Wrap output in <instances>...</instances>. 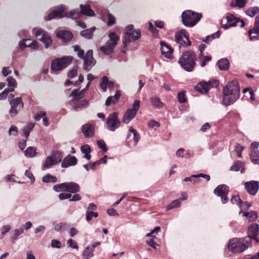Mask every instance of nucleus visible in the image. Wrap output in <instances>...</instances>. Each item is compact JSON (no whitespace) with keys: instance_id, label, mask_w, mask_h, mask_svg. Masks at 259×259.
<instances>
[{"instance_id":"39448f33","label":"nucleus","mask_w":259,"mask_h":259,"mask_svg":"<svg viewBox=\"0 0 259 259\" xmlns=\"http://www.w3.org/2000/svg\"><path fill=\"white\" fill-rule=\"evenodd\" d=\"M85 92V89H82L81 91H79V89H75L72 91L69 96L70 97H72V99L69 101V104L73 110L77 111L88 105L87 100H81L84 97Z\"/></svg>"},{"instance_id":"9d476101","label":"nucleus","mask_w":259,"mask_h":259,"mask_svg":"<svg viewBox=\"0 0 259 259\" xmlns=\"http://www.w3.org/2000/svg\"><path fill=\"white\" fill-rule=\"evenodd\" d=\"M118 114L114 112L110 114L107 118V128L112 132L115 131L120 125L121 121L118 117Z\"/></svg>"},{"instance_id":"338daca9","label":"nucleus","mask_w":259,"mask_h":259,"mask_svg":"<svg viewBox=\"0 0 259 259\" xmlns=\"http://www.w3.org/2000/svg\"><path fill=\"white\" fill-rule=\"evenodd\" d=\"M51 246L53 248H60L61 247V243L57 240L52 239L51 241Z\"/></svg>"},{"instance_id":"09e8293b","label":"nucleus","mask_w":259,"mask_h":259,"mask_svg":"<svg viewBox=\"0 0 259 259\" xmlns=\"http://www.w3.org/2000/svg\"><path fill=\"white\" fill-rule=\"evenodd\" d=\"M74 51L77 52L78 57L81 59H84V51L80 48V47L78 45L73 46Z\"/></svg>"},{"instance_id":"3c124183","label":"nucleus","mask_w":259,"mask_h":259,"mask_svg":"<svg viewBox=\"0 0 259 259\" xmlns=\"http://www.w3.org/2000/svg\"><path fill=\"white\" fill-rule=\"evenodd\" d=\"M98 216V213L97 212L93 211H89L87 210L86 212V220L88 221H90L93 217L97 218Z\"/></svg>"},{"instance_id":"c03bdc74","label":"nucleus","mask_w":259,"mask_h":259,"mask_svg":"<svg viewBox=\"0 0 259 259\" xmlns=\"http://www.w3.org/2000/svg\"><path fill=\"white\" fill-rule=\"evenodd\" d=\"M34 126V124L30 123L23 128L24 136L26 139H28V137L29 136L30 133L33 128Z\"/></svg>"},{"instance_id":"0e129e2a","label":"nucleus","mask_w":259,"mask_h":259,"mask_svg":"<svg viewBox=\"0 0 259 259\" xmlns=\"http://www.w3.org/2000/svg\"><path fill=\"white\" fill-rule=\"evenodd\" d=\"M71 196V194L69 193H62L59 195V198L60 200L70 199Z\"/></svg>"},{"instance_id":"6ab92c4d","label":"nucleus","mask_w":259,"mask_h":259,"mask_svg":"<svg viewBox=\"0 0 259 259\" xmlns=\"http://www.w3.org/2000/svg\"><path fill=\"white\" fill-rule=\"evenodd\" d=\"M8 88L5 89L1 93L2 96H6L9 92H13L17 87V82L16 80L11 76L7 78Z\"/></svg>"},{"instance_id":"423d86ee","label":"nucleus","mask_w":259,"mask_h":259,"mask_svg":"<svg viewBox=\"0 0 259 259\" xmlns=\"http://www.w3.org/2000/svg\"><path fill=\"white\" fill-rule=\"evenodd\" d=\"M202 17V14L191 10H185L181 14L182 22L186 27L196 25Z\"/></svg>"},{"instance_id":"393cba45","label":"nucleus","mask_w":259,"mask_h":259,"mask_svg":"<svg viewBox=\"0 0 259 259\" xmlns=\"http://www.w3.org/2000/svg\"><path fill=\"white\" fill-rule=\"evenodd\" d=\"M250 39L252 40L253 38H256L257 36H252V34H256L259 35V15L255 18L254 26L248 31Z\"/></svg>"},{"instance_id":"20e7f679","label":"nucleus","mask_w":259,"mask_h":259,"mask_svg":"<svg viewBox=\"0 0 259 259\" xmlns=\"http://www.w3.org/2000/svg\"><path fill=\"white\" fill-rule=\"evenodd\" d=\"M251 245L249 237L241 238H233L228 244V249L233 253L242 252Z\"/></svg>"},{"instance_id":"412c9836","label":"nucleus","mask_w":259,"mask_h":259,"mask_svg":"<svg viewBox=\"0 0 259 259\" xmlns=\"http://www.w3.org/2000/svg\"><path fill=\"white\" fill-rule=\"evenodd\" d=\"M259 233V225L257 224H253L251 225L248 228V236L247 237H249L251 238V240L252 239L255 240L257 242H258L259 240L257 238H256L257 236Z\"/></svg>"},{"instance_id":"6e6d98bb","label":"nucleus","mask_w":259,"mask_h":259,"mask_svg":"<svg viewBox=\"0 0 259 259\" xmlns=\"http://www.w3.org/2000/svg\"><path fill=\"white\" fill-rule=\"evenodd\" d=\"M53 190L56 192L65 191V183L56 184L53 186Z\"/></svg>"},{"instance_id":"4d7b16f0","label":"nucleus","mask_w":259,"mask_h":259,"mask_svg":"<svg viewBox=\"0 0 259 259\" xmlns=\"http://www.w3.org/2000/svg\"><path fill=\"white\" fill-rule=\"evenodd\" d=\"M244 149V147L239 144H237L235 147V151L236 153V155L238 157H241V152Z\"/></svg>"},{"instance_id":"c85d7f7f","label":"nucleus","mask_w":259,"mask_h":259,"mask_svg":"<svg viewBox=\"0 0 259 259\" xmlns=\"http://www.w3.org/2000/svg\"><path fill=\"white\" fill-rule=\"evenodd\" d=\"M120 97V92L119 91H116L114 96H110L107 99L105 105L107 106H109L111 103L115 104L117 102Z\"/></svg>"},{"instance_id":"864d4df0","label":"nucleus","mask_w":259,"mask_h":259,"mask_svg":"<svg viewBox=\"0 0 259 259\" xmlns=\"http://www.w3.org/2000/svg\"><path fill=\"white\" fill-rule=\"evenodd\" d=\"M97 145L104 152H107L108 149L105 142L102 140L97 141Z\"/></svg>"},{"instance_id":"f3484780","label":"nucleus","mask_w":259,"mask_h":259,"mask_svg":"<svg viewBox=\"0 0 259 259\" xmlns=\"http://www.w3.org/2000/svg\"><path fill=\"white\" fill-rule=\"evenodd\" d=\"M237 23H238V18L233 15L228 13L226 15L225 20H222L221 24L223 28L227 29L236 26Z\"/></svg>"},{"instance_id":"6e6552de","label":"nucleus","mask_w":259,"mask_h":259,"mask_svg":"<svg viewBox=\"0 0 259 259\" xmlns=\"http://www.w3.org/2000/svg\"><path fill=\"white\" fill-rule=\"evenodd\" d=\"M108 37L109 40L106 42L104 46L100 48V50L106 55H109L113 53L114 48L119 40V36L114 32L109 33Z\"/></svg>"},{"instance_id":"1a4fd4ad","label":"nucleus","mask_w":259,"mask_h":259,"mask_svg":"<svg viewBox=\"0 0 259 259\" xmlns=\"http://www.w3.org/2000/svg\"><path fill=\"white\" fill-rule=\"evenodd\" d=\"M62 159V155L59 151H52L49 155L44 163L43 166L45 168H50L53 165L60 162Z\"/></svg>"},{"instance_id":"72a5a7b5","label":"nucleus","mask_w":259,"mask_h":259,"mask_svg":"<svg viewBox=\"0 0 259 259\" xmlns=\"http://www.w3.org/2000/svg\"><path fill=\"white\" fill-rule=\"evenodd\" d=\"M94 250L91 248V246H87L82 252V257L84 259H90L93 257Z\"/></svg>"},{"instance_id":"a211bd4d","label":"nucleus","mask_w":259,"mask_h":259,"mask_svg":"<svg viewBox=\"0 0 259 259\" xmlns=\"http://www.w3.org/2000/svg\"><path fill=\"white\" fill-rule=\"evenodd\" d=\"M245 188L251 195H255L258 190L259 184L257 181H251L244 183Z\"/></svg>"},{"instance_id":"7c9ffc66","label":"nucleus","mask_w":259,"mask_h":259,"mask_svg":"<svg viewBox=\"0 0 259 259\" xmlns=\"http://www.w3.org/2000/svg\"><path fill=\"white\" fill-rule=\"evenodd\" d=\"M80 150L81 153L84 154V155L83 156V158L87 159L88 160L91 159L92 156L90 154L91 149L89 145L85 144L82 145L80 148Z\"/></svg>"},{"instance_id":"49530a36","label":"nucleus","mask_w":259,"mask_h":259,"mask_svg":"<svg viewBox=\"0 0 259 259\" xmlns=\"http://www.w3.org/2000/svg\"><path fill=\"white\" fill-rule=\"evenodd\" d=\"M181 203V199H177L171 202L167 207L166 210H170L174 208L180 206Z\"/></svg>"},{"instance_id":"a878e982","label":"nucleus","mask_w":259,"mask_h":259,"mask_svg":"<svg viewBox=\"0 0 259 259\" xmlns=\"http://www.w3.org/2000/svg\"><path fill=\"white\" fill-rule=\"evenodd\" d=\"M231 201L232 203L235 202L241 209H245L246 207L248 208L251 206V203L242 202L238 196H233L231 198Z\"/></svg>"},{"instance_id":"79ce46f5","label":"nucleus","mask_w":259,"mask_h":259,"mask_svg":"<svg viewBox=\"0 0 259 259\" xmlns=\"http://www.w3.org/2000/svg\"><path fill=\"white\" fill-rule=\"evenodd\" d=\"M42 181L44 183H55L57 181V179L56 177L53 176L50 174H47L42 178Z\"/></svg>"},{"instance_id":"f704fd0d","label":"nucleus","mask_w":259,"mask_h":259,"mask_svg":"<svg viewBox=\"0 0 259 259\" xmlns=\"http://www.w3.org/2000/svg\"><path fill=\"white\" fill-rule=\"evenodd\" d=\"M259 152L258 150H252L250 154L252 162L254 164H259Z\"/></svg>"},{"instance_id":"a18cd8bd","label":"nucleus","mask_w":259,"mask_h":259,"mask_svg":"<svg viewBox=\"0 0 259 259\" xmlns=\"http://www.w3.org/2000/svg\"><path fill=\"white\" fill-rule=\"evenodd\" d=\"M199 59L200 61V66L201 67H204L206 65V62L211 60V57L204 56V54H200Z\"/></svg>"},{"instance_id":"a19ab883","label":"nucleus","mask_w":259,"mask_h":259,"mask_svg":"<svg viewBox=\"0 0 259 259\" xmlns=\"http://www.w3.org/2000/svg\"><path fill=\"white\" fill-rule=\"evenodd\" d=\"M150 101L151 102V104L152 106H154L156 108H161L163 106V103L161 102L160 98L158 97H151L150 99Z\"/></svg>"},{"instance_id":"c9c22d12","label":"nucleus","mask_w":259,"mask_h":259,"mask_svg":"<svg viewBox=\"0 0 259 259\" xmlns=\"http://www.w3.org/2000/svg\"><path fill=\"white\" fill-rule=\"evenodd\" d=\"M247 3V0H232L230 6L232 7L243 8Z\"/></svg>"},{"instance_id":"b1692460","label":"nucleus","mask_w":259,"mask_h":259,"mask_svg":"<svg viewBox=\"0 0 259 259\" xmlns=\"http://www.w3.org/2000/svg\"><path fill=\"white\" fill-rule=\"evenodd\" d=\"M82 132L85 137H91L94 135V126L90 123H86L81 127Z\"/></svg>"},{"instance_id":"5fc2aeb1","label":"nucleus","mask_w":259,"mask_h":259,"mask_svg":"<svg viewBox=\"0 0 259 259\" xmlns=\"http://www.w3.org/2000/svg\"><path fill=\"white\" fill-rule=\"evenodd\" d=\"M18 135V128L15 125H12L9 130V135L17 136Z\"/></svg>"},{"instance_id":"de8ad7c7","label":"nucleus","mask_w":259,"mask_h":259,"mask_svg":"<svg viewBox=\"0 0 259 259\" xmlns=\"http://www.w3.org/2000/svg\"><path fill=\"white\" fill-rule=\"evenodd\" d=\"M107 25L108 26H112L115 23L116 19L115 17L110 13L107 14Z\"/></svg>"},{"instance_id":"9b49d317","label":"nucleus","mask_w":259,"mask_h":259,"mask_svg":"<svg viewBox=\"0 0 259 259\" xmlns=\"http://www.w3.org/2000/svg\"><path fill=\"white\" fill-rule=\"evenodd\" d=\"M140 101L135 100L132 105L131 109H128L123 115L122 122L128 123L136 116L138 110L139 109Z\"/></svg>"},{"instance_id":"f8f14e48","label":"nucleus","mask_w":259,"mask_h":259,"mask_svg":"<svg viewBox=\"0 0 259 259\" xmlns=\"http://www.w3.org/2000/svg\"><path fill=\"white\" fill-rule=\"evenodd\" d=\"M229 191V188L225 184L218 185L214 190L213 193L217 196L220 197L221 201L223 204L228 202L229 198L227 195Z\"/></svg>"},{"instance_id":"0eeeda50","label":"nucleus","mask_w":259,"mask_h":259,"mask_svg":"<svg viewBox=\"0 0 259 259\" xmlns=\"http://www.w3.org/2000/svg\"><path fill=\"white\" fill-rule=\"evenodd\" d=\"M72 61V57L65 56L57 58L51 62V72L52 73L60 71L66 68Z\"/></svg>"},{"instance_id":"7ed1b4c3","label":"nucleus","mask_w":259,"mask_h":259,"mask_svg":"<svg viewBox=\"0 0 259 259\" xmlns=\"http://www.w3.org/2000/svg\"><path fill=\"white\" fill-rule=\"evenodd\" d=\"M197 56L192 51H186L179 59V64L185 71L191 72L196 65Z\"/></svg>"},{"instance_id":"ddd939ff","label":"nucleus","mask_w":259,"mask_h":259,"mask_svg":"<svg viewBox=\"0 0 259 259\" xmlns=\"http://www.w3.org/2000/svg\"><path fill=\"white\" fill-rule=\"evenodd\" d=\"M219 84L217 80H210L207 82L202 81L195 86V89L201 93H206L210 88L217 87Z\"/></svg>"},{"instance_id":"f03ea898","label":"nucleus","mask_w":259,"mask_h":259,"mask_svg":"<svg viewBox=\"0 0 259 259\" xmlns=\"http://www.w3.org/2000/svg\"><path fill=\"white\" fill-rule=\"evenodd\" d=\"M240 95V88L236 81L229 82L223 89V104L228 106L234 103Z\"/></svg>"},{"instance_id":"5701e85b","label":"nucleus","mask_w":259,"mask_h":259,"mask_svg":"<svg viewBox=\"0 0 259 259\" xmlns=\"http://www.w3.org/2000/svg\"><path fill=\"white\" fill-rule=\"evenodd\" d=\"M56 36L65 42L70 41L73 37L72 33L67 30H60L58 31Z\"/></svg>"},{"instance_id":"e433bc0d","label":"nucleus","mask_w":259,"mask_h":259,"mask_svg":"<svg viewBox=\"0 0 259 259\" xmlns=\"http://www.w3.org/2000/svg\"><path fill=\"white\" fill-rule=\"evenodd\" d=\"M96 63V61L94 59H89L87 62H85V59H83V69L88 72L91 69Z\"/></svg>"},{"instance_id":"680f3d73","label":"nucleus","mask_w":259,"mask_h":259,"mask_svg":"<svg viewBox=\"0 0 259 259\" xmlns=\"http://www.w3.org/2000/svg\"><path fill=\"white\" fill-rule=\"evenodd\" d=\"M67 226L65 223H60L54 224V229L56 231H60L62 228H64Z\"/></svg>"},{"instance_id":"774afa93","label":"nucleus","mask_w":259,"mask_h":259,"mask_svg":"<svg viewBox=\"0 0 259 259\" xmlns=\"http://www.w3.org/2000/svg\"><path fill=\"white\" fill-rule=\"evenodd\" d=\"M21 109H19L14 107L13 106H11V108L9 111L11 116V117L15 116L18 113V112Z\"/></svg>"},{"instance_id":"603ef678","label":"nucleus","mask_w":259,"mask_h":259,"mask_svg":"<svg viewBox=\"0 0 259 259\" xmlns=\"http://www.w3.org/2000/svg\"><path fill=\"white\" fill-rule=\"evenodd\" d=\"M178 100L181 103H184L186 102L187 99L185 91L179 92L178 94Z\"/></svg>"},{"instance_id":"aec40b11","label":"nucleus","mask_w":259,"mask_h":259,"mask_svg":"<svg viewBox=\"0 0 259 259\" xmlns=\"http://www.w3.org/2000/svg\"><path fill=\"white\" fill-rule=\"evenodd\" d=\"M77 158L75 156L69 154L63 160L61 163V167L67 168L71 166H74L77 164Z\"/></svg>"},{"instance_id":"dca6fc26","label":"nucleus","mask_w":259,"mask_h":259,"mask_svg":"<svg viewBox=\"0 0 259 259\" xmlns=\"http://www.w3.org/2000/svg\"><path fill=\"white\" fill-rule=\"evenodd\" d=\"M141 36V31L139 29H135L132 32H125L122 40L124 47H126L132 40L136 41L139 39Z\"/></svg>"},{"instance_id":"bf43d9fd","label":"nucleus","mask_w":259,"mask_h":259,"mask_svg":"<svg viewBox=\"0 0 259 259\" xmlns=\"http://www.w3.org/2000/svg\"><path fill=\"white\" fill-rule=\"evenodd\" d=\"M108 82V78L107 76H103L102 78V81L100 83V87L105 92L107 90V82Z\"/></svg>"},{"instance_id":"e2e57ef3","label":"nucleus","mask_w":259,"mask_h":259,"mask_svg":"<svg viewBox=\"0 0 259 259\" xmlns=\"http://www.w3.org/2000/svg\"><path fill=\"white\" fill-rule=\"evenodd\" d=\"M25 175L31 180V183H34L35 181V178L29 169H27L25 171Z\"/></svg>"},{"instance_id":"bb28decb","label":"nucleus","mask_w":259,"mask_h":259,"mask_svg":"<svg viewBox=\"0 0 259 259\" xmlns=\"http://www.w3.org/2000/svg\"><path fill=\"white\" fill-rule=\"evenodd\" d=\"M161 52L167 58H170L172 53V49L167 44L164 42H161Z\"/></svg>"},{"instance_id":"4c0bfd02","label":"nucleus","mask_w":259,"mask_h":259,"mask_svg":"<svg viewBox=\"0 0 259 259\" xmlns=\"http://www.w3.org/2000/svg\"><path fill=\"white\" fill-rule=\"evenodd\" d=\"M11 106H13L19 109H21L23 108V103L22 101V98L21 97L16 98L15 101L11 102L10 103Z\"/></svg>"},{"instance_id":"8fccbe9b","label":"nucleus","mask_w":259,"mask_h":259,"mask_svg":"<svg viewBox=\"0 0 259 259\" xmlns=\"http://www.w3.org/2000/svg\"><path fill=\"white\" fill-rule=\"evenodd\" d=\"M107 161V156L105 155L102 158L95 161L93 162V163L90 164L91 167H93V166H95L98 165H100L101 163H106Z\"/></svg>"},{"instance_id":"69168bd1","label":"nucleus","mask_w":259,"mask_h":259,"mask_svg":"<svg viewBox=\"0 0 259 259\" xmlns=\"http://www.w3.org/2000/svg\"><path fill=\"white\" fill-rule=\"evenodd\" d=\"M249 221L251 222L255 221L257 218V214L254 211H251L249 212V215L248 217Z\"/></svg>"},{"instance_id":"2eb2a0df","label":"nucleus","mask_w":259,"mask_h":259,"mask_svg":"<svg viewBox=\"0 0 259 259\" xmlns=\"http://www.w3.org/2000/svg\"><path fill=\"white\" fill-rule=\"evenodd\" d=\"M140 139L138 132L132 127L130 128L126 139V144L130 147H135L137 145Z\"/></svg>"},{"instance_id":"37998d69","label":"nucleus","mask_w":259,"mask_h":259,"mask_svg":"<svg viewBox=\"0 0 259 259\" xmlns=\"http://www.w3.org/2000/svg\"><path fill=\"white\" fill-rule=\"evenodd\" d=\"M25 155L27 157H33L36 154V148L33 147H29L24 151Z\"/></svg>"},{"instance_id":"4be33fe9","label":"nucleus","mask_w":259,"mask_h":259,"mask_svg":"<svg viewBox=\"0 0 259 259\" xmlns=\"http://www.w3.org/2000/svg\"><path fill=\"white\" fill-rule=\"evenodd\" d=\"M79 190L80 187L77 183L73 182H65V191L75 193L78 192Z\"/></svg>"},{"instance_id":"4468645a","label":"nucleus","mask_w":259,"mask_h":259,"mask_svg":"<svg viewBox=\"0 0 259 259\" xmlns=\"http://www.w3.org/2000/svg\"><path fill=\"white\" fill-rule=\"evenodd\" d=\"M33 32L36 37L40 36L38 39L45 44L46 48H48L51 46L53 40L47 32L41 29H34Z\"/></svg>"},{"instance_id":"13d9d810","label":"nucleus","mask_w":259,"mask_h":259,"mask_svg":"<svg viewBox=\"0 0 259 259\" xmlns=\"http://www.w3.org/2000/svg\"><path fill=\"white\" fill-rule=\"evenodd\" d=\"M180 45L182 46L183 47H188L190 46L191 45V42L189 39V36L186 38H183V39L179 43Z\"/></svg>"},{"instance_id":"473e14b6","label":"nucleus","mask_w":259,"mask_h":259,"mask_svg":"<svg viewBox=\"0 0 259 259\" xmlns=\"http://www.w3.org/2000/svg\"><path fill=\"white\" fill-rule=\"evenodd\" d=\"M218 67L221 70H226L229 69V62L227 59H222L218 61Z\"/></svg>"},{"instance_id":"f257e3e1","label":"nucleus","mask_w":259,"mask_h":259,"mask_svg":"<svg viewBox=\"0 0 259 259\" xmlns=\"http://www.w3.org/2000/svg\"><path fill=\"white\" fill-rule=\"evenodd\" d=\"M80 12L76 11H71L69 13L64 15L65 8L63 6H60L56 9L52 11L47 16L45 17L46 21H49L54 18H60L63 17H69L73 19H76L79 18L81 15H84L92 17L94 16L95 12L91 8V7L88 5H80Z\"/></svg>"},{"instance_id":"052dcab7","label":"nucleus","mask_w":259,"mask_h":259,"mask_svg":"<svg viewBox=\"0 0 259 259\" xmlns=\"http://www.w3.org/2000/svg\"><path fill=\"white\" fill-rule=\"evenodd\" d=\"M242 167V163L241 162H235L230 168V170L235 171H238Z\"/></svg>"},{"instance_id":"2f4dec72","label":"nucleus","mask_w":259,"mask_h":259,"mask_svg":"<svg viewBox=\"0 0 259 259\" xmlns=\"http://www.w3.org/2000/svg\"><path fill=\"white\" fill-rule=\"evenodd\" d=\"M188 33L185 29H182L176 33L175 35V41L178 44L183 39V38L188 37Z\"/></svg>"},{"instance_id":"c756f323","label":"nucleus","mask_w":259,"mask_h":259,"mask_svg":"<svg viewBox=\"0 0 259 259\" xmlns=\"http://www.w3.org/2000/svg\"><path fill=\"white\" fill-rule=\"evenodd\" d=\"M96 29V28L94 26L90 29H84L80 32V35L87 39H92Z\"/></svg>"},{"instance_id":"58836bf2","label":"nucleus","mask_w":259,"mask_h":259,"mask_svg":"<svg viewBox=\"0 0 259 259\" xmlns=\"http://www.w3.org/2000/svg\"><path fill=\"white\" fill-rule=\"evenodd\" d=\"M258 12L259 7L256 6L251 7L245 11V14L250 17H254Z\"/></svg>"},{"instance_id":"cd10ccee","label":"nucleus","mask_w":259,"mask_h":259,"mask_svg":"<svg viewBox=\"0 0 259 259\" xmlns=\"http://www.w3.org/2000/svg\"><path fill=\"white\" fill-rule=\"evenodd\" d=\"M29 39H23L19 42V46L21 49H23L25 47H30L33 49H36L38 48V43L36 41H33L30 42L29 44H27L26 42L30 41Z\"/></svg>"},{"instance_id":"ea45409f","label":"nucleus","mask_w":259,"mask_h":259,"mask_svg":"<svg viewBox=\"0 0 259 259\" xmlns=\"http://www.w3.org/2000/svg\"><path fill=\"white\" fill-rule=\"evenodd\" d=\"M221 35V32L220 31H218L217 32L207 36L204 39L202 40L204 41L206 44H209L213 39L217 38L220 37Z\"/></svg>"}]
</instances>
